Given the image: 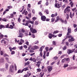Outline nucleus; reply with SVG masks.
Segmentation results:
<instances>
[{"label":"nucleus","mask_w":77,"mask_h":77,"mask_svg":"<svg viewBox=\"0 0 77 77\" xmlns=\"http://www.w3.org/2000/svg\"><path fill=\"white\" fill-rule=\"evenodd\" d=\"M69 12H70V9H65L64 10V12L65 14L64 16L66 17L67 20H68L69 16V15L66 14H66V13H69Z\"/></svg>","instance_id":"nucleus-1"},{"label":"nucleus","mask_w":77,"mask_h":77,"mask_svg":"<svg viewBox=\"0 0 77 77\" xmlns=\"http://www.w3.org/2000/svg\"><path fill=\"white\" fill-rule=\"evenodd\" d=\"M66 38H69V42H72V41H74V38L72 37L71 35H66Z\"/></svg>","instance_id":"nucleus-2"},{"label":"nucleus","mask_w":77,"mask_h":77,"mask_svg":"<svg viewBox=\"0 0 77 77\" xmlns=\"http://www.w3.org/2000/svg\"><path fill=\"white\" fill-rule=\"evenodd\" d=\"M75 50V49H72V50H71L70 49H68L67 50V52L68 54H70V53H72L74 52Z\"/></svg>","instance_id":"nucleus-3"},{"label":"nucleus","mask_w":77,"mask_h":77,"mask_svg":"<svg viewBox=\"0 0 77 77\" xmlns=\"http://www.w3.org/2000/svg\"><path fill=\"white\" fill-rule=\"evenodd\" d=\"M48 68V71H47V72L48 73H49V72H51V71L53 69V68H52V67L51 66H48L47 67Z\"/></svg>","instance_id":"nucleus-4"},{"label":"nucleus","mask_w":77,"mask_h":77,"mask_svg":"<svg viewBox=\"0 0 77 77\" xmlns=\"http://www.w3.org/2000/svg\"><path fill=\"white\" fill-rule=\"evenodd\" d=\"M30 30L31 33H35L37 32L36 30L35 29H34L33 28H30Z\"/></svg>","instance_id":"nucleus-5"},{"label":"nucleus","mask_w":77,"mask_h":77,"mask_svg":"<svg viewBox=\"0 0 77 77\" xmlns=\"http://www.w3.org/2000/svg\"><path fill=\"white\" fill-rule=\"evenodd\" d=\"M39 47L36 45L34 46L33 47L31 48V49L33 50H35L36 49H39Z\"/></svg>","instance_id":"nucleus-6"},{"label":"nucleus","mask_w":77,"mask_h":77,"mask_svg":"<svg viewBox=\"0 0 77 77\" xmlns=\"http://www.w3.org/2000/svg\"><path fill=\"white\" fill-rule=\"evenodd\" d=\"M39 53H40V55L41 56H42V48L41 47L39 51Z\"/></svg>","instance_id":"nucleus-7"},{"label":"nucleus","mask_w":77,"mask_h":77,"mask_svg":"<svg viewBox=\"0 0 77 77\" xmlns=\"http://www.w3.org/2000/svg\"><path fill=\"white\" fill-rule=\"evenodd\" d=\"M71 28H70V27H69L68 28V32L67 34V36H69V33H71Z\"/></svg>","instance_id":"nucleus-8"},{"label":"nucleus","mask_w":77,"mask_h":77,"mask_svg":"<svg viewBox=\"0 0 77 77\" xmlns=\"http://www.w3.org/2000/svg\"><path fill=\"white\" fill-rule=\"evenodd\" d=\"M14 65H11L10 66V71L11 72H14Z\"/></svg>","instance_id":"nucleus-9"},{"label":"nucleus","mask_w":77,"mask_h":77,"mask_svg":"<svg viewBox=\"0 0 77 77\" xmlns=\"http://www.w3.org/2000/svg\"><path fill=\"white\" fill-rule=\"evenodd\" d=\"M41 19L43 21H45L46 20V17L45 16H43L41 17Z\"/></svg>","instance_id":"nucleus-10"},{"label":"nucleus","mask_w":77,"mask_h":77,"mask_svg":"<svg viewBox=\"0 0 77 77\" xmlns=\"http://www.w3.org/2000/svg\"><path fill=\"white\" fill-rule=\"evenodd\" d=\"M75 13L74 12L72 14L71 13V12H70V14H69L70 17L71 18H73L74 16Z\"/></svg>","instance_id":"nucleus-11"},{"label":"nucleus","mask_w":77,"mask_h":77,"mask_svg":"<svg viewBox=\"0 0 77 77\" xmlns=\"http://www.w3.org/2000/svg\"><path fill=\"white\" fill-rule=\"evenodd\" d=\"M55 6L56 8H60V4L58 3H56L55 5Z\"/></svg>","instance_id":"nucleus-12"},{"label":"nucleus","mask_w":77,"mask_h":77,"mask_svg":"<svg viewBox=\"0 0 77 77\" xmlns=\"http://www.w3.org/2000/svg\"><path fill=\"white\" fill-rule=\"evenodd\" d=\"M19 33H24L25 32V30L22 29L19 30Z\"/></svg>","instance_id":"nucleus-13"},{"label":"nucleus","mask_w":77,"mask_h":77,"mask_svg":"<svg viewBox=\"0 0 77 77\" xmlns=\"http://www.w3.org/2000/svg\"><path fill=\"white\" fill-rule=\"evenodd\" d=\"M69 5H70L71 7L72 8L74 6V3L72 2V1H71L69 3Z\"/></svg>","instance_id":"nucleus-14"},{"label":"nucleus","mask_w":77,"mask_h":77,"mask_svg":"<svg viewBox=\"0 0 77 77\" xmlns=\"http://www.w3.org/2000/svg\"><path fill=\"white\" fill-rule=\"evenodd\" d=\"M44 72H41L40 73V77H42L44 76Z\"/></svg>","instance_id":"nucleus-15"},{"label":"nucleus","mask_w":77,"mask_h":77,"mask_svg":"<svg viewBox=\"0 0 77 77\" xmlns=\"http://www.w3.org/2000/svg\"><path fill=\"white\" fill-rule=\"evenodd\" d=\"M29 69L28 67L25 68H24L22 70V72H23L24 71H27V70H28Z\"/></svg>","instance_id":"nucleus-16"},{"label":"nucleus","mask_w":77,"mask_h":77,"mask_svg":"<svg viewBox=\"0 0 77 77\" xmlns=\"http://www.w3.org/2000/svg\"><path fill=\"white\" fill-rule=\"evenodd\" d=\"M8 66H9V64L8 63L5 64V68L7 70L8 69Z\"/></svg>","instance_id":"nucleus-17"},{"label":"nucleus","mask_w":77,"mask_h":77,"mask_svg":"<svg viewBox=\"0 0 77 77\" xmlns=\"http://www.w3.org/2000/svg\"><path fill=\"white\" fill-rule=\"evenodd\" d=\"M49 38L50 39H51L52 38V37L53 36H52V34H51V33H50L49 34V35L48 36Z\"/></svg>","instance_id":"nucleus-18"},{"label":"nucleus","mask_w":77,"mask_h":77,"mask_svg":"<svg viewBox=\"0 0 77 77\" xmlns=\"http://www.w3.org/2000/svg\"><path fill=\"white\" fill-rule=\"evenodd\" d=\"M68 64L67 63H66L64 65V66H63V67L64 68H66V67H68Z\"/></svg>","instance_id":"nucleus-19"},{"label":"nucleus","mask_w":77,"mask_h":77,"mask_svg":"<svg viewBox=\"0 0 77 77\" xmlns=\"http://www.w3.org/2000/svg\"><path fill=\"white\" fill-rule=\"evenodd\" d=\"M4 59L3 58H1L0 60V62L1 63H3V62H4Z\"/></svg>","instance_id":"nucleus-20"},{"label":"nucleus","mask_w":77,"mask_h":77,"mask_svg":"<svg viewBox=\"0 0 77 77\" xmlns=\"http://www.w3.org/2000/svg\"><path fill=\"white\" fill-rule=\"evenodd\" d=\"M2 20L3 21H5V22L8 21V20L6 19V18L2 19Z\"/></svg>","instance_id":"nucleus-21"},{"label":"nucleus","mask_w":77,"mask_h":77,"mask_svg":"<svg viewBox=\"0 0 77 77\" xmlns=\"http://www.w3.org/2000/svg\"><path fill=\"white\" fill-rule=\"evenodd\" d=\"M7 39L6 38H4V39L2 40L1 41V43H3V42H4L5 40H6Z\"/></svg>","instance_id":"nucleus-22"},{"label":"nucleus","mask_w":77,"mask_h":77,"mask_svg":"<svg viewBox=\"0 0 77 77\" xmlns=\"http://www.w3.org/2000/svg\"><path fill=\"white\" fill-rule=\"evenodd\" d=\"M32 61L34 62H36V60L35 58H33L32 59Z\"/></svg>","instance_id":"nucleus-23"},{"label":"nucleus","mask_w":77,"mask_h":77,"mask_svg":"<svg viewBox=\"0 0 77 77\" xmlns=\"http://www.w3.org/2000/svg\"><path fill=\"white\" fill-rule=\"evenodd\" d=\"M59 31H55L54 32H53L54 34H56V33H58Z\"/></svg>","instance_id":"nucleus-24"},{"label":"nucleus","mask_w":77,"mask_h":77,"mask_svg":"<svg viewBox=\"0 0 77 77\" xmlns=\"http://www.w3.org/2000/svg\"><path fill=\"white\" fill-rule=\"evenodd\" d=\"M19 35H20V36H21L22 37H23V36H24V34L21 33V32H20L19 34Z\"/></svg>","instance_id":"nucleus-25"},{"label":"nucleus","mask_w":77,"mask_h":77,"mask_svg":"<svg viewBox=\"0 0 77 77\" xmlns=\"http://www.w3.org/2000/svg\"><path fill=\"white\" fill-rule=\"evenodd\" d=\"M54 18H51V22L52 23H53V22H54Z\"/></svg>","instance_id":"nucleus-26"},{"label":"nucleus","mask_w":77,"mask_h":77,"mask_svg":"<svg viewBox=\"0 0 77 77\" xmlns=\"http://www.w3.org/2000/svg\"><path fill=\"white\" fill-rule=\"evenodd\" d=\"M37 72H41V69H37Z\"/></svg>","instance_id":"nucleus-27"},{"label":"nucleus","mask_w":77,"mask_h":77,"mask_svg":"<svg viewBox=\"0 0 77 77\" xmlns=\"http://www.w3.org/2000/svg\"><path fill=\"white\" fill-rule=\"evenodd\" d=\"M64 59H65V60H66V61H67V62H68V61H69V58H64Z\"/></svg>","instance_id":"nucleus-28"},{"label":"nucleus","mask_w":77,"mask_h":77,"mask_svg":"<svg viewBox=\"0 0 77 77\" xmlns=\"http://www.w3.org/2000/svg\"><path fill=\"white\" fill-rule=\"evenodd\" d=\"M65 62V59H63L62 60L61 62L62 63H64Z\"/></svg>","instance_id":"nucleus-29"},{"label":"nucleus","mask_w":77,"mask_h":77,"mask_svg":"<svg viewBox=\"0 0 77 77\" xmlns=\"http://www.w3.org/2000/svg\"><path fill=\"white\" fill-rule=\"evenodd\" d=\"M13 26L12 25H11L10 26V27H9V28H10V29H12L14 28Z\"/></svg>","instance_id":"nucleus-30"},{"label":"nucleus","mask_w":77,"mask_h":77,"mask_svg":"<svg viewBox=\"0 0 77 77\" xmlns=\"http://www.w3.org/2000/svg\"><path fill=\"white\" fill-rule=\"evenodd\" d=\"M7 8H8L9 9H12V6H8L7 7Z\"/></svg>","instance_id":"nucleus-31"},{"label":"nucleus","mask_w":77,"mask_h":77,"mask_svg":"<svg viewBox=\"0 0 77 77\" xmlns=\"http://www.w3.org/2000/svg\"><path fill=\"white\" fill-rule=\"evenodd\" d=\"M39 15H40V16H41V17L42 16V13H41V12H39Z\"/></svg>","instance_id":"nucleus-32"},{"label":"nucleus","mask_w":77,"mask_h":77,"mask_svg":"<svg viewBox=\"0 0 77 77\" xmlns=\"http://www.w3.org/2000/svg\"><path fill=\"white\" fill-rule=\"evenodd\" d=\"M22 72H22V70L21 71L20 70H19L18 71V73H22Z\"/></svg>","instance_id":"nucleus-33"},{"label":"nucleus","mask_w":77,"mask_h":77,"mask_svg":"<svg viewBox=\"0 0 77 77\" xmlns=\"http://www.w3.org/2000/svg\"><path fill=\"white\" fill-rule=\"evenodd\" d=\"M43 57L44 59H45V57H46L45 54V52L44 51V54L43 56Z\"/></svg>","instance_id":"nucleus-34"},{"label":"nucleus","mask_w":77,"mask_h":77,"mask_svg":"<svg viewBox=\"0 0 77 77\" xmlns=\"http://www.w3.org/2000/svg\"><path fill=\"white\" fill-rule=\"evenodd\" d=\"M19 48L20 50H22V49H23V46H21L20 47H19Z\"/></svg>","instance_id":"nucleus-35"},{"label":"nucleus","mask_w":77,"mask_h":77,"mask_svg":"<svg viewBox=\"0 0 77 77\" xmlns=\"http://www.w3.org/2000/svg\"><path fill=\"white\" fill-rule=\"evenodd\" d=\"M21 21V19L19 17L18 19V22L20 23Z\"/></svg>","instance_id":"nucleus-36"},{"label":"nucleus","mask_w":77,"mask_h":77,"mask_svg":"<svg viewBox=\"0 0 77 77\" xmlns=\"http://www.w3.org/2000/svg\"><path fill=\"white\" fill-rule=\"evenodd\" d=\"M4 70H5V69L4 68L0 69V71H4Z\"/></svg>","instance_id":"nucleus-37"},{"label":"nucleus","mask_w":77,"mask_h":77,"mask_svg":"<svg viewBox=\"0 0 77 77\" xmlns=\"http://www.w3.org/2000/svg\"><path fill=\"white\" fill-rule=\"evenodd\" d=\"M0 53H1V55L2 56L3 54V51H1Z\"/></svg>","instance_id":"nucleus-38"},{"label":"nucleus","mask_w":77,"mask_h":77,"mask_svg":"<svg viewBox=\"0 0 77 77\" xmlns=\"http://www.w3.org/2000/svg\"><path fill=\"white\" fill-rule=\"evenodd\" d=\"M65 56V55H62L60 57V58H61V59H62V58H63V57H64V56Z\"/></svg>","instance_id":"nucleus-39"},{"label":"nucleus","mask_w":77,"mask_h":77,"mask_svg":"<svg viewBox=\"0 0 77 77\" xmlns=\"http://www.w3.org/2000/svg\"><path fill=\"white\" fill-rule=\"evenodd\" d=\"M25 35L26 36H27V35H28V32H25Z\"/></svg>","instance_id":"nucleus-40"},{"label":"nucleus","mask_w":77,"mask_h":77,"mask_svg":"<svg viewBox=\"0 0 77 77\" xmlns=\"http://www.w3.org/2000/svg\"><path fill=\"white\" fill-rule=\"evenodd\" d=\"M11 54L12 55L14 54H15V51H12Z\"/></svg>","instance_id":"nucleus-41"},{"label":"nucleus","mask_w":77,"mask_h":77,"mask_svg":"<svg viewBox=\"0 0 77 77\" xmlns=\"http://www.w3.org/2000/svg\"><path fill=\"white\" fill-rule=\"evenodd\" d=\"M5 59L6 60H7V61H8V63H9V58H8V57H6L5 58Z\"/></svg>","instance_id":"nucleus-42"},{"label":"nucleus","mask_w":77,"mask_h":77,"mask_svg":"<svg viewBox=\"0 0 77 77\" xmlns=\"http://www.w3.org/2000/svg\"><path fill=\"white\" fill-rule=\"evenodd\" d=\"M45 12L47 14H49V12H48V10H46Z\"/></svg>","instance_id":"nucleus-43"},{"label":"nucleus","mask_w":77,"mask_h":77,"mask_svg":"<svg viewBox=\"0 0 77 77\" xmlns=\"http://www.w3.org/2000/svg\"><path fill=\"white\" fill-rule=\"evenodd\" d=\"M4 56H8V57H9V55H8V54H4Z\"/></svg>","instance_id":"nucleus-44"},{"label":"nucleus","mask_w":77,"mask_h":77,"mask_svg":"<svg viewBox=\"0 0 77 77\" xmlns=\"http://www.w3.org/2000/svg\"><path fill=\"white\" fill-rule=\"evenodd\" d=\"M42 1H40L38 2V5H41V4Z\"/></svg>","instance_id":"nucleus-45"},{"label":"nucleus","mask_w":77,"mask_h":77,"mask_svg":"<svg viewBox=\"0 0 77 77\" xmlns=\"http://www.w3.org/2000/svg\"><path fill=\"white\" fill-rule=\"evenodd\" d=\"M27 23L28 24L30 23V20H27L26 21V23Z\"/></svg>","instance_id":"nucleus-46"},{"label":"nucleus","mask_w":77,"mask_h":77,"mask_svg":"<svg viewBox=\"0 0 77 77\" xmlns=\"http://www.w3.org/2000/svg\"><path fill=\"white\" fill-rule=\"evenodd\" d=\"M53 45H56V42L55 41H54L53 42Z\"/></svg>","instance_id":"nucleus-47"},{"label":"nucleus","mask_w":77,"mask_h":77,"mask_svg":"<svg viewBox=\"0 0 77 77\" xmlns=\"http://www.w3.org/2000/svg\"><path fill=\"white\" fill-rule=\"evenodd\" d=\"M26 44V45H29V42H28V41H26V42L25 43Z\"/></svg>","instance_id":"nucleus-48"},{"label":"nucleus","mask_w":77,"mask_h":77,"mask_svg":"<svg viewBox=\"0 0 77 77\" xmlns=\"http://www.w3.org/2000/svg\"><path fill=\"white\" fill-rule=\"evenodd\" d=\"M57 21L59 20V17L58 16H57Z\"/></svg>","instance_id":"nucleus-49"},{"label":"nucleus","mask_w":77,"mask_h":77,"mask_svg":"<svg viewBox=\"0 0 77 77\" xmlns=\"http://www.w3.org/2000/svg\"><path fill=\"white\" fill-rule=\"evenodd\" d=\"M14 66L15 68V69H17V66H16V64H14Z\"/></svg>","instance_id":"nucleus-50"},{"label":"nucleus","mask_w":77,"mask_h":77,"mask_svg":"<svg viewBox=\"0 0 77 77\" xmlns=\"http://www.w3.org/2000/svg\"><path fill=\"white\" fill-rule=\"evenodd\" d=\"M11 23H12V24L13 25V26H15V23H14V22H12Z\"/></svg>","instance_id":"nucleus-51"},{"label":"nucleus","mask_w":77,"mask_h":77,"mask_svg":"<svg viewBox=\"0 0 77 77\" xmlns=\"http://www.w3.org/2000/svg\"><path fill=\"white\" fill-rule=\"evenodd\" d=\"M46 50V51H48V47H46L45 48Z\"/></svg>","instance_id":"nucleus-52"},{"label":"nucleus","mask_w":77,"mask_h":77,"mask_svg":"<svg viewBox=\"0 0 77 77\" xmlns=\"http://www.w3.org/2000/svg\"><path fill=\"white\" fill-rule=\"evenodd\" d=\"M9 11V9L8 8L7 9L5 10V12H8Z\"/></svg>","instance_id":"nucleus-53"},{"label":"nucleus","mask_w":77,"mask_h":77,"mask_svg":"<svg viewBox=\"0 0 77 77\" xmlns=\"http://www.w3.org/2000/svg\"><path fill=\"white\" fill-rule=\"evenodd\" d=\"M9 26V24H7V25L5 26L6 28H8Z\"/></svg>","instance_id":"nucleus-54"},{"label":"nucleus","mask_w":77,"mask_h":77,"mask_svg":"<svg viewBox=\"0 0 77 77\" xmlns=\"http://www.w3.org/2000/svg\"><path fill=\"white\" fill-rule=\"evenodd\" d=\"M14 17V14H11V18H13Z\"/></svg>","instance_id":"nucleus-55"},{"label":"nucleus","mask_w":77,"mask_h":77,"mask_svg":"<svg viewBox=\"0 0 77 77\" xmlns=\"http://www.w3.org/2000/svg\"><path fill=\"white\" fill-rule=\"evenodd\" d=\"M20 42L23 43L24 42V40H23L22 39H20Z\"/></svg>","instance_id":"nucleus-56"},{"label":"nucleus","mask_w":77,"mask_h":77,"mask_svg":"<svg viewBox=\"0 0 77 77\" xmlns=\"http://www.w3.org/2000/svg\"><path fill=\"white\" fill-rule=\"evenodd\" d=\"M39 43V41H37V42H35V44H38Z\"/></svg>","instance_id":"nucleus-57"},{"label":"nucleus","mask_w":77,"mask_h":77,"mask_svg":"<svg viewBox=\"0 0 77 77\" xmlns=\"http://www.w3.org/2000/svg\"><path fill=\"white\" fill-rule=\"evenodd\" d=\"M28 8H30L31 7V5L30 4H29L28 5Z\"/></svg>","instance_id":"nucleus-58"},{"label":"nucleus","mask_w":77,"mask_h":77,"mask_svg":"<svg viewBox=\"0 0 77 77\" xmlns=\"http://www.w3.org/2000/svg\"><path fill=\"white\" fill-rule=\"evenodd\" d=\"M24 48H27V46L26 45H24Z\"/></svg>","instance_id":"nucleus-59"},{"label":"nucleus","mask_w":77,"mask_h":77,"mask_svg":"<svg viewBox=\"0 0 77 77\" xmlns=\"http://www.w3.org/2000/svg\"><path fill=\"white\" fill-rule=\"evenodd\" d=\"M62 34H60L58 35V36L59 37H61V36H62Z\"/></svg>","instance_id":"nucleus-60"},{"label":"nucleus","mask_w":77,"mask_h":77,"mask_svg":"<svg viewBox=\"0 0 77 77\" xmlns=\"http://www.w3.org/2000/svg\"><path fill=\"white\" fill-rule=\"evenodd\" d=\"M28 17H29V18H30L31 17V14L30 13L28 15Z\"/></svg>","instance_id":"nucleus-61"},{"label":"nucleus","mask_w":77,"mask_h":77,"mask_svg":"<svg viewBox=\"0 0 77 77\" xmlns=\"http://www.w3.org/2000/svg\"><path fill=\"white\" fill-rule=\"evenodd\" d=\"M46 6H48V2H47L46 3Z\"/></svg>","instance_id":"nucleus-62"},{"label":"nucleus","mask_w":77,"mask_h":77,"mask_svg":"<svg viewBox=\"0 0 77 77\" xmlns=\"http://www.w3.org/2000/svg\"><path fill=\"white\" fill-rule=\"evenodd\" d=\"M66 49V46H65L63 48V50H65Z\"/></svg>","instance_id":"nucleus-63"},{"label":"nucleus","mask_w":77,"mask_h":77,"mask_svg":"<svg viewBox=\"0 0 77 77\" xmlns=\"http://www.w3.org/2000/svg\"><path fill=\"white\" fill-rule=\"evenodd\" d=\"M46 56H49V52L47 53Z\"/></svg>","instance_id":"nucleus-64"}]
</instances>
